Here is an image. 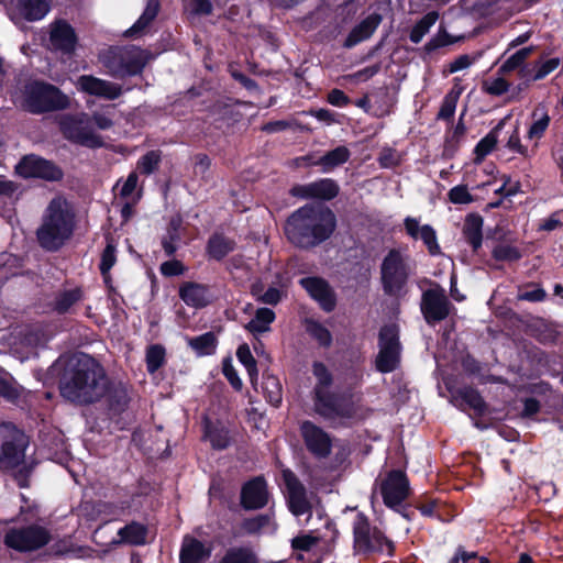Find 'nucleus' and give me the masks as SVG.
<instances>
[{
  "mask_svg": "<svg viewBox=\"0 0 563 563\" xmlns=\"http://www.w3.org/2000/svg\"><path fill=\"white\" fill-rule=\"evenodd\" d=\"M58 388L63 398L77 405H90L104 398L111 419L121 416L131 401L128 384L111 379L103 366L87 354L65 369Z\"/></svg>",
  "mask_w": 563,
  "mask_h": 563,
  "instance_id": "f257e3e1",
  "label": "nucleus"
},
{
  "mask_svg": "<svg viewBox=\"0 0 563 563\" xmlns=\"http://www.w3.org/2000/svg\"><path fill=\"white\" fill-rule=\"evenodd\" d=\"M338 225L335 213L320 203H306L286 219L284 233L295 247L311 251L327 242Z\"/></svg>",
  "mask_w": 563,
  "mask_h": 563,
  "instance_id": "f03ea898",
  "label": "nucleus"
},
{
  "mask_svg": "<svg viewBox=\"0 0 563 563\" xmlns=\"http://www.w3.org/2000/svg\"><path fill=\"white\" fill-rule=\"evenodd\" d=\"M74 229V211L66 200L54 198L49 201L42 223L36 230L37 243L44 251L57 252L71 238Z\"/></svg>",
  "mask_w": 563,
  "mask_h": 563,
  "instance_id": "7ed1b4c3",
  "label": "nucleus"
},
{
  "mask_svg": "<svg viewBox=\"0 0 563 563\" xmlns=\"http://www.w3.org/2000/svg\"><path fill=\"white\" fill-rule=\"evenodd\" d=\"M416 273V264L399 249H390L379 266L380 286L385 296L400 300L410 289V280Z\"/></svg>",
  "mask_w": 563,
  "mask_h": 563,
  "instance_id": "20e7f679",
  "label": "nucleus"
},
{
  "mask_svg": "<svg viewBox=\"0 0 563 563\" xmlns=\"http://www.w3.org/2000/svg\"><path fill=\"white\" fill-rule=\"evenodd\" d=\"M353 553L363 558L375 554H386L393 558L396 552L395 542L377 526L372 525L369 518L358 511L352 522Z\"/></svg>",
  "mask_w": 563,
  "mask_h": 563,
  "instance_id": "39448f33",
  "label": "nucleus"
},
{
  "mask_svg": "<svg viewBox=\"0 0 563 563\" xmlns=\"http://www.w3.org/2000/svg\"><path fill=\"white\" fill-rule=\"evenodd\" d=\"M69 98L56 86L45 81H34L25 87L22 107L33 114L65 110Z\"/></svg>",
  "mask_w": 563,
  "mask_h": 563,
  "instance_id": "423d86ee",
  "label": "nucleus"
},
{
  "mask_svg": "<svg viewBox=\"0 0 563 563\" xmlns=\"http://www.w3.org/2000/svg\"><path fill=\"white\" fill-rule=\"evenodd\" d=\"M52 540L51 532L43 526L31 523L9 528L3 537V544L19 553L35 552L46 547Z\"/></svg>",
  "mask_w": 563,
  "mask_h": 563,
  "instance_id": "0eeeda50",
  "label": "nucleus"
},
{
  "mask_svg": "<svg viewBox=\"0 0 563 563\" xmlns=\"http://www.w3.org/2000/svg\"><path fill=\"white\" fill-rule=\"evenodd\" d=\"M15 173L24 179L35 178L51 183L60 181L64 178L60 166L36 154L22 156L15 166Z\"/></svg>",
  "mask_w": 563,
  "mask_h": 563,
  "instance_id": "6e6552de",
  "label": "nucleus"
},
{
  "mask_svg": "<svg viewBox=\"0 0 563 563\" xmlns=\"http://www.w3.org/2000/svg\"><path fill=\"white\" fill-rule=\"evenodd\" d=\"M379 493L387 508L398 510L411 494L410 482L406 472L395 468L388 471L380 481Z\"/></svg>",
  "mask_w": 563,
  "mask_h": 563,
  "instance_id": "1a4fd4ad",
  "label": "nucleus"
},
{
  "mask_svg": "<svg viewBox=\"0 0 563 563\" xmlns=\"http://www.w3.org/2000/svg\"><path fill=\"white\" fill-rule=\"evenodd\" d=\"M316 412L327 420L342 418L351 419L355 407L351 396L341 393L325 391L312 397Z\"/></svg>",
  "mask_w": 563,
  "mask_h": 563,
  "instance_id": "9d476101",
  "label": "nucleus"
},
{
  "mask_svg": "<svg viewBox=\"0 0 563 563\" xmlns=\"http://www.w3.org/2000/svg\"><path fill=\"white\" fill-rule=\"evenodd\" d=\"M452 307L445 290L439 285L422 292L420 310L429 325H434L445 320Z\"/></svg>",
  "mask_w": 563,
  "mask_h": 563,
  "instance_id": "9b49d317",
  "label": "nucleus"
},
{
  "mask_svg": "<svg viewBox=\"0 0 563 563\" xmlns=\"http://www.w3.org/2000/svg\"><path fill=\"white\" fill-rule=\"evenodd\" d=\"M282 478L286 488L288 510L296 517L311 515L312 505L307 497V489L297 475L290 468H284Z\"/></svg>",
  "mask_w": 563,
  "mask_h": 563,
  "instance_id": "f8f14e48",
  "label": "nucleus"
},
{
  "mask_svg": "<svg viewBox=\"0 0 563 563\" xmlns=\"http://www.w3.org/2000/svg\"><path fill=\"white\" fill-rule=\"evenodd\" d=\"M300 435L307 451L318 460L328 459L332 452V438L321 427L310 420L299 426Z\"/></svg>",
  "mask_w": 563,
  "mask_h": 563,
  "instance_id": "ddd939ff",
  "label": "nucleus"
},
{
  "mask_svg": "<svg viewBox=\"0 0 563 563\" xmlns=\"http://www.w3.org/2000/svg\"><path fill=\"white\" fill-rule=\"evenodd\" d=\"M269 492L263 475L252 477L243 483L240 492V504L244 510H258L267 506Z\"/></svg>",
  "mask_w": 563,
  "mask_h": 563,
  "instance_id": "4468645a",
  "label": "nucleus"
},
{
  "mask_svg": "<svg viewBox=\"0 0 563 563\" xmlns=\"http://www.w3.org/2000/svg\"><path fill=\"white\" fill-rule=\"evenodd\" d=\"M299 285L319 303L324 312H332L336 307V294L329 282L319 276L299 279Z\"/></svg>",
  "mask_w": 563,
  "mask_h": 563,
  "instance_id": "2eb2a0df",
  "label": "nucleus"
},
{
  "mask_svg": "<svg viewBox=\"0 0 563 563\" xmlns=\"http://www.w3.org/2000/svg\"><path fill=\"white\" fill-rule=\"evenodd\" d=\"M289 192L292 197L301 199L330 201L338 197L340 187L334 179L321 178L306 185H295Z\"/></svg>",
  "mask_w": 563,
  "mask_h": 563,
  "instance_id": "dca6fc26",
  "label": "nucleus"
},
{
  "mask_svg": "<svg viewBox=\"0 0 563 563\" xmlns=\"http://www.w3.org/2000/svg\"><path fill=\"white\" fill-rule=\"evenodd\" d=\"M78 42L74 27L65 20H58L52 25L49 43L55 51L70 55Z\"/></svg>",
  "mask_w": 563,
  "mask_h": 563,
  "instance_id": "f3484780",
  "label": "nucleus"
},
{
  "mask_svg": "<svg viewBox=\"0 0 563 563\" xmlns=\"http://www.w3.org/2000/svg\"><path fill=\"white\" fill-rule=\"evenodd\" d=\"M178 295L188 307L195 309L206 308L213 300L210 287L197 282H184L179 286Z\"/></svg>",
  "mask_w": 563,
  "mask_h": 563,
  "instance_id": "a211bd4d",
  "label": "nucleus"
},
{
  "mask_svg": "<svg viewBox=\"0 0 563 563\" xmlns=\"http://www.w3.org/2000/svg\"><path fill=\"white\" fill-rule=\"evenodd\" d=\"M383 21L382 14L373 12L352 27L342 46L351 49L362 42L369 40Z\"/></svg>",
  "mask_w": 563,
  "mask_h": 563,
  "instance_id": "6ab92c4d",
  "label": "nucleus"
},
{
  "mask_svg": "<svg viewBox=\"0 0 563 563\" xmlns=\"http://www.w3.org/2000/svg\"><path fill=\"white\" fill-rule=\"evenodd\" d=\"M186 231L187 228L184 225V218L181 213L176 212L169 218L165 228V233L161 239L162 249L167 257L175 256Z\"/></svg>",
  "mask_w": 563,
  "mask_h": 563,
  "instance_id": "aec40b11",
  "label": "nucleus"
},
{
  "mask_svg": "<svg viewBox=\"0 0 563 563\" xmlns=\"http://www.w3.org/2000/svg\"><path fill=\"white\" fill-rule=\"evenodd\" d=\"M404 225L409 236L415 240L420 236L431 256L441 254V247L438 243L437 232L432 225L423 224L420 227L418 219L412 217H407L404 220Z\"/></svg>",
  "mask_w": 563,
  "mask_h": 563,
  "instance_id": "412c9836",
  "label": "nucleus"
},
{
  "mask_svg": "<svg viewBox=\"0 0 563 563\" xmlns=\"http://www.w3.org/2000/svg\"><path fill=\"white\" fill-rule=\"evenodd\" d=\"M78 82L84 92L96 97H102L108 100H114L122 93V88L118 84H113L91 75L80 76Z\"/></svg>",
  "mask_w": 563,
  "mask_h": 563,
  "instance_id": "4be33fe9",
  "label": "nucleus"
},
{
  "mask_svg": "<svg viewBox=\"0 0 563 563\" xmlns=\"http://www.w3.org/2000/svg\"><path fill=\"white\" fill-rule=\"evenodd\" d=\"M212 548L201 540L186 534L179 550V563H205L211 558Z\"/></svg>",
  "mask_w": 563,
  "mask_h": 563,
  "instance_id": "5701e85b",
  "label": "nucleus"
},
{
  "mask_svg": "<svg viewBox=\"0 0 563 563\" xmlns=\"http://www.w3.org/2000/svg\"><path fill=\"white\" fill-rule=\"evenodd\" d=\"M452 398L455 406L462 410H465V408L472 409L475 417H484L488 411V405L485 399L477 389L471 386L457 388L452 393Z\"/></svg>",
  "mask_w": 563,
  "mask_h": 563,
  "instance_id": "b1692460",
  "label": "nucleus"
},
{
  "mask_svg": "<svg viewBox=\"0 0 563 563\" xmlns=\"http://www.w3.org/2000/svg\"><path fill=\"white\" fill-rule=\"evenodd\" d=\"M63 133L67 140L81 146L89 148H100L103 146V140L99 134L76 121L63 123Z\"/></svg>",
  "mask_w": 563,
  "mask_h": 563,
  "instance_id": "393cba45",
  "label": "nucleus"
},
{
  "mask_svg": "<svg viewBox=\"0 0 563 563\" xmlns=\"http://www.w3.org/2000/svg\"><path fill=\"white\" fill-rule=\"evenodd\" d=\"M203 439L210 442L216 451H223L231 445L230 430L220 421L212 422L209 418L203 420Z\"/></svg>",
  "mask_w": 563,
  "mask_h": 563,
  "instance_id": "a878e982",
  "label": "nucleus"
},
{
  "mask_svg": "<svg viewBox=\"0 0 563 563\" xmlns=\"http://www.w3.org/2000/svg\"><path fill=\"white\" fill-rule=\"evenodd\" d=\"M236 249V242L222 232H213L206 244V254L210 260L221 262Z\"/></svg>",
  "mask_w": 563,
  "mask_h": 563,
  "instance_id": "bb28decb",
  "label": "nucleus"
},
{
  "mask_svg": "<svg viewBox=\"0 0 563 563\" xmlns=\"http://www.w3.org/2000/svg\"><path fill=\"white\" fill-rule=\"evenodd\" d=\"M147 60L146 51L133 48L120 55L119 69L124 76H136L142 74Z\"/></svg>",
  "mask_w": 563,
  "mask_h": 563,
  "instance_id": "cd10ccee",
  "label": "nucleus"
},
{
  "mask_svg": "<svg viewBox=\"0 0 563 563\" xmlns=\"http://www.w3.org/2000/svg\"><path fill=\"white\" fill-rule=\"evenodd\" d=\"M25 445L15 440L3 441L0 445V470H14L24 462Z\"/></svg>",
  "mask_w": 563,
  "mask_h": 563,
  "instance_id": "c85d7f7f",
  "label": "nucleus"
},
{
  "mask_svg": "<svg viewBox=\"0 0 563 563\" xmlns=\"http://www.w3.org/2000/svg\"><path fill=\"white\" fill-rule=\"evenodd\" d=\"M85 298L82 287L77 286L71 289H63L55 294L52 301V309L57 314H67L73 311V308Z\"/></svg>",
  "mask_w": 563,
  "mask_h": 563,
  "instance_id": "c756f323",
  "label": "nucleus"
},
{
  "mask_svg": "<svg viewBox=\"0 0 563 563\" xmlns=\"http://www.w3.org/2000/svg\"><path fill=\"white\" fill-rule=\"evenodd\" d=\"M484 219L479 213L472 212L465 217L462 234L474 253H477L483 243Z\"/></svg>",
  "mask_w": 563,
  "mask_h": 563,
  "instance_id": "7c9ffc66",
  "label": "nucleus"
},
{
  "mask_svg": "<svg viewBox=\"0 0 563 563\" xmlns=\"http://www.w3.org/2000/svg\"><path fill=\"white\" fill-rule=\"evenodd\" d=\"M159 9V0H147L142 14L134 22V24L124 32V36L134 37L141 35L145 31V29L156 19Z\"/></svg>",
  "mask_w": 563,
  "mask_h": 563,
  "instance_id": "2f4dec72",
  "label": "nucleus"
},
{
  "mask_svg": "<svg viewBox=\"0 0 563 563\" xmlns=\"http://www.w3.org/2000/svg\"><path fill=\"white\" fill-rule=\"evenodd\" d=\"M147 534V526L139 521H131L118 531L121 543L135 547L146 544Z\"/></svg>",
  "mask_w": 563,
  "mask_h": 563,
  "instance_id": "473e14b6",
  "label": "nucleus"
},
{
  "mask_svg": "<svg viewBox=\"0 0 563 563\" xmlns=\"http://www.w3.org/2000/svg\"><path fill=\"white\" fill-rule=\"evenodd\" d=\"M350 157V150L344 145H340L317 158L316 162H311L310 165H319L323 173H330L334 168L345 164Z\"/></svg>",
  "mask_w": 563,
  "mask_h": 563,
  "instance_id": "72a5a7b5",
  "label": "nucleus"
},
{
  "mask_svg": "<svg viewBox=\"0 0 563 563\" xmlns=\"http://www.w3.org/2000/svg\"><path fill=\"white\" fill-rule=\"evenodd\" d=\"M532 123L528 130L527 137L529 140H541L548 130L551 118L544 104H538L531 113Z\"/></svg>",
  "mask_w": 563,
  "mask_h": 563,
  "instance_id": "f704fd0d",
  "label": "nucleus"
},
{
  "mask_svg": "<svg viewBox=\"0 0 563 563\" xmlns=\"http://www.w3.org/2000/svg\"><path fill=\"white\" fill-rule=\"evenodd\" d=\"M306 333L314 340L320 347L329 349L333 343L331 331L323 325L320 321L313 318H306L303 320Z\"/></svg>",
  "mask_w": 563,
  "mask_h": 563,
  "instance_id": "c9c22d12",
  "label": "nucleus"
},
{
  "mask_svg": "<svg viewBox=\"0 0 563 563\" xmlns=\"http://www.w3.org/2000/svg\"><path fill=\"white\" fill-rule=\"evenodd\" d=\"M401 361V351L390 349H379L375 358V368L382 374H388L396 371Z\"/></svg>",
  "mask_w": 563,
  "mask_h": 563,
  "instance_id": "e433bc0d",
  "label": "nucleus"
},
{
  "mask_svg": "<svg viewBox=\"0 0 563 563\" xmlns=\"http://www.w3.org/2000/svg\"><path fill=\"white\" fill-rule=\"evenodd\" d=\"M188 345L198 356H209L216 353L218 339L212 331H209L197 336L188 338Z\"/></svg>",
  "mask_w": 563,
  "mask_h": 563,
  "instance_id": "4c0bfd02",
  "label": "nucleus"
},
{
  "mask_svg": "<svg viewBox=\"0 0 563 563\" xmlns=\"http://www.w3.org/2000/svg\"><path fill=\"white\" fill-rule=\"evenodd\" d=\"M312 375L316 378V385L312 389V397L328 391L329 388L333 385V374L323 362L314 361L312 363Z\"/></svg>",
  "mask_w": 563,
  "mask_h": 563,
  "instance_id": "58836bf2",
  "label": "nucleus"
},
{
  "mask_svg": "<svg viewBox=\"0 0 563 563\" xmlns=\"http://www.w3.org/2000/svg\"><path fill=\"white\" fill-rule=\"evenodd\" d=\"M276 319L275 312L266 307L258 308L253 319L245 324V330L250 333H264L269 331V325Z\"/></svg>",
  "mask_w": 563,
  "mask_h": 563,
  "instance_id": "ea45409f",
  "label": "nucleus"
},
{
  "mask_svg": "<svg viewBox=\"0 0 563 563\" xmlns=\"http://www.w3.org/2000/svg\"><path fill=\"white\" fill-rule=\"evenodd\" d=\"M19 10L27 21H38L49 11L46 0H18Z\"/></svg>",
  "mask_w": 563,
  "mask_h": 563,
  "instance_id": "a19ab883",
  "label": "nucleus"
},
{
  "mask_svg": "<svg viewBox=\"0 0 563 563\" xmlns=\"http://www.w3.org/2000/svg\"><path fill=\"white\" fill-rule=\"evenodd\" d=\"M378 349H390L402 351L400 342V330L398 324H384L378 332Z\"/></svg>",
  "mask_w": 563,
  "mask_h": 563,
  "instance_id": "79ce46f5",
  "label": "nucleus"
},
{
  "mask_svg": "<svg viewBox=\"0 0 563 563\" xmlns=\"http://www.w3.org/2000/svg\"><path fill=\"white\" fill-rule=\"evenodd\" d=\"M503 123H499L493 130H490L474 147V163H482L487 155H489L498 143V131Z\"/></svg>",
  "mask_w": 563,
  "mask_h": 563,
  "instance_id": "37998d69",
  "label": "nucleus"
},
{
  "mask_svg": "<svg viewBox=\"0 0 563 563\" xmlns=\"http://www.w3.org/2000/svg\"><path fill=\"white\" fill-rule=\"evenodd\" d=\"M262 388L267 402L278 408L283 401V387L278 377L275 375H264Z\"/></svg>",
  "mask_w": 563,
  "mask_h": 563,
  "instance_id": "c03bdc74",
  "label": "nucleus"
},
{
  "mask_svg": "<svg viewBox=\"0 0 563 563\" xmlns=\"http://www.w3.org/2000/svg\"><path fill=\"white\" fill-rule=\"evenodd\" d=\"M219 563H260V559L251 548L236 547L227 550Z\"/></svg>",
  "mask_w": 563,
  "mask_h": 563,
  "instance_id": "a18cd8bd",
  "label": "nucleus"
},
{
  "mask_svg": "<svg viewBox=\"0 0 563 563\" xmlns=\"http://www.w3.org/2000/svg\"><path fill=\"white\" fill-rule=\"evenodd\" d=\"M23 387L9 374L0 375V397L9 402L16 404L21 398Z\"/></svg>",
  "mask_w": 563,
  "mask_h": 563,
  "instance_id": "49530a36",
  "label": "nucleus"
},
{
  "mask_svg": "<svg viewBox=\"0 0 563 563\" xmlns=\"http://www.w3.org/2000/svg\"><path fill=\"white\" fill-rule=\"evenodd\" d=\"M462 93V89L453 87L443 98L440 110L437 114L438 120L452 122L456 109L457 101Z\"/></svg>",
  "mask_w": 563,
  "mask_h": 563,
  "instance_id": "de8ad7c7",
  "label": "nucleus"
},
{
  "mask_svg": "<svg viewBox=\"0 0 563 563\" xmlns=\"http://www.w3.org/2000/svg\"><path fill=\"white\" fill-rule=\"evenodd\" d=\"M438 16L439 15L435 11H431V12H428L427 14H424L412 26V29L409 33V40L415 44L420 43L422 41L423 36L427 33H429L431 26L437 22Z\"/></svg>",
  "mask_w": 563,
  "mask_h": 563,
  "instance_id": "09e8293b",
  "label": "nucleus"
},
{
  "mask_svg": "<svg viewBox=\"0 0 563 563\" xmlns=\"http://www.w3.org/2000/svg\"><path fill=\"white\" fill-rule=\"evenodd\" d=\"M166 362V350L162 344H152L146 349L145 363L150 374L156 373Z\"/></svg>",
  "mask_w": 563,
  "mask_h": 563,
  "instance_id": "8fccbe9b",
  "label": "nucleus"
},
{
  "mask_svg": "<svg viewBox=\"0 0 563 563\" xmlns=\"http://www.w3.org/2000/svg\"><path fill=\"white\" fill-rule=\"evenodd\" d=\"M162 162V152L152 150L142 155L137 161V170L145 176L155 173Z\"/></svg>",
  "mask_w": 563,
  "mask_h": 563,
  "instance_id": "3c124183",
  "label": "nucleus"
},
{
  "mask_svg": "<svg viewBox=\"0 0 563 563\" xmlns=\"http://www.w3.org/2000/svg\"><path fill=\"white\" fill-rule=\"evenodd\" d=\"M492 256L495 261L511 263L519 261L522 253L517 246L500 243L493 249Z\"/></svg>",
  "mask_w": 563,
  "mask_h": 563,
  "instance_id": "603ef678",
  "label": "nucleus"
},
{
  "mask_svg": "<svg viewBox=\"0 0 563 563\" xmlns=\"http://www.w3.org/2000/svg\"><path fill=\"white\" fill-rule=\"evenodd\" d=\"M532 47H523L508 57L499 68V73L507 74L520 68L529 55L532 53Z\"/></svg>",
  "mask_w": 563,
  "mask_h": 563,
  "instance_id": "864d4df0",
  "label": "nucleus"
},
{
  "mask_svg": "<svg viewBox=\"0 0 563 563\" xmlns=\"http://www.w3.org/2000/svg\"><path fill=\"white\" fill-rule=\"evenodd\" d=\"M455 43V38L446 32L445 29H440L439 32L431 37L423 46L426 54H431L439 48L452 45Z\"/></svg>",
  "mask_w": 563,
  "mask_h": 563,
  "instance_id": "5fc2aeb1",
  "label": "nucleus"
},
{
  "mask_svg": "<svg viewBox=\"0 0 563 563\" xmlns=\"http://www.w3.org/2000/svg\"><path fill=\"white\" fill-rule=\"evenodd\" d=\"M117 263V246L112 241H108L106 247L103 249L100 263L99 271L101 276H108V272L112 269V267Z\"/></svg>",
  "mask_w": 563,
  "mask_h": 563,
  "instance_id": "6e6d98bb",
  "label": "nucleus"
},
{
  "mask_svg": "<svg viewBox=\"0 0 563 563\" xmlns=\"http://www.w3.org/2000/svg\"><path fill=\"white\" fill-rule=\"evenodd\" d=\"M448 198L454 205H467L474 201L466 185H457L451 188L448 192Z\"/></svg>",
  "mask_w": 563,
  "mask_h": 563,
  "instance_id": "4d7b16f0",
  "label": "nucleus"
},
{
  "mask_svg": "<svg viewBox=\"0 0 563 563\" xmlns=\"http://www.w3.org/2000/svg\"><path fill=\"white\" fill-rule=\"evenodd\" d=\"M222 373L234 390L240 391L242 389L243 383H242L236 369L232 365L231 357L223 358Z\"/></svg>",
  "mask_w": 563,
  "mask_h": 563,
  "instance_id": "13d9d810",
  "label": "nucleus"
},
{
  "mask_svg": "<svg viewBox=\"0 0 563 563\" xmlns=\"http://www.w3.org/2000/svg\"><path fill=\"white\" fill-rule=\"evenodd\" d=\"M509 87L510 85L505 78L497 77L490 81H484L482 88L486 93L499 97L506 93L509 90Z\"/></svg>",
  "mask_w": 563,
  "mask_h": 563,
  "instance_id": "bf43d9fd",
  "label": "nucleus"
},
{
  "mask_svg": "<svg viewBox=\"0 0 563 563\" xmlns=\"http://www.w3.org/2000/svg\"><path fill=\"white\" fill-rule=\"evenodd\" d=\"M377 162L382 168H394L400 164L397 151L389 146H385L382 148L377 157Z\"/></svg>",
  "mask_w": 563,
  "mask_h": 563,
  "instance_id": "052dcab7",
  "label": "nucleus"
},
{
  "mask_svg": "<svg viewBox=\"0 0 563 563\" xmlns=\"http://www.w3.org/2000/svg\"><path fill=\"white\" fill-rule=\"evenodd\" d=\"M320 541V538L313 537L308 533L298 534L297 537L291 539V548L295 551H310L314 545H317Z\"/></svg>",
  "mask_w": 563,
  "mask_h": 563,
  "instance_id": "680f3d73",
  "label": "nucleus"
},
{
  "mask_svg": "<svg viewBox=\"0 0 563 563\" xmlns=\"http://www.w3.org/2000/svg\"><path fill=\"white\" fill-rule=\"evenodd\" d=\"M186 266L179 260L172 258L161 264L159 273L164 277H176L180 276L186 272Z\"/></svg>",
  "mask_w": 563,
  "mask_h": 563,
  "instance_id": "e2e57ef3",
  "label": "nucleus"
},
{
  "mask_svg": "<svg viewBox=\"0 0 563 563\" xmlns=\"http://www.w3.org/2000/svg\"><path fill=\"white\" fill-rule=\"evenodd\" d=\"M563 213V210H556L550 214L549 218L542 220V222L538 227V231L551 232L559 228L563 227V222L560 219V216Z\"/></svg>",
  "mask_w": 563,
  "mask_h": 563,
  "instance_id": "0e129e2a",
  "label": "nucleus"
},
{
  "mask_svg": "<svg viewBox=\"0 0 563 563\" xmlns=\"http://www.w3.org/2000/svg\"><path fill=\"white\" fill-rule=\"evenodd\" d=\"M327 101L334 107H347L351 103L350 97L341 89L334 88L329 91Z\"/></svg>",
  "mask_w": 563,
  "mask_h": 563,
  "instance_id": "69168bd1",
  "label": "nucleus"
},
{
  "mask_svg": "<svg viewBox=\"0 0 563 563\" xmlns=\"http://www.w3.org/2000/svg\"><path fill=\"white\" fill-rule=\"evenodd\" d=\"M536 288L533 290H527L523 292H519L518 299L525 300L529 302H541L547 298L545 290L540 285H534Z\"/></svg>",
  "mask_w": 563,
  "mask_h": 563,
  "instance_id": "338daca9",
  "label": "nucleus"
},
{
  "mask_svg": "<svg viewBox=\"0 0 563 563\" xmlns=\"http://www.w3.org/2000/svg\"><path fill=\"white\" fill-rule=\"evenodd\" d=\"M560 65L559 58H550L547 59L544 63L540 65V67L537 69L536 74L533 75V80H540L547 77L549 74H551L553 70L558 68Z\"/></svg>",
  "mask_w": 563,
  "mask_h": 563,
  "instance_id": "774afa93",
  "label": "nucleus"
}]
</instances>
